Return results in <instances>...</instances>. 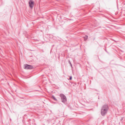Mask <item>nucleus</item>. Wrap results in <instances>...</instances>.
<instances>
[{"mask_svg": "<svg viewBox=\"0 0 125 125\" xmlns=\"http://www.w3.org/2000/svg\"><path fill=\"white\" fill-rule=\"evenodd\" d=\"M108 109V106L104 105L102 107L101 110V113L102 115H104L106 113Z\"/></svg>", "mask_w": 125, "mask_h": 125, "instance_id": "1", "label": "nucleus"}, {"mask_svg": "<svg viewBox=\"0 0 125 125\" xmlns=\"http://www.w3.org/2000/svg\"><path fill=\"white\" fill-rule=\"evenodd\" d=\"M68 62H69V64H70V65L72 67V64L71 63V62H70V60H69V61H68Z\"/></svg>", "mask_w": 125, "mask_h": 125, "instance_id": "7", "label": "nucleus"}, {"mask_svg": "<svg viewBox=\"0 0 125 125\" xmlns=\"http://www.w3.org/2000/svg\"><path fill=\"white\" fill-rule=\"evenodd\" d=\"M33 68L32 66L27 64H25L24 66V69H31Z\"/></svg>", "mask_w": 125, "mask_h": 125, "instance_id": "3", "label": "nucleus"}, {"mask_svg": "<svg viewBox=\"0 0 125 125\" xmlns=\"http://www.w3.org/2000/svg\"><path fill=\"white\" fill-rule=\"evenodd\" d=\"M60 96L61 97L62 101L63 103H65L66 101V98L65 95L63 94H61Z\"/></svg>", "mask_w": 125, "mask_h": 125, "instance_id": "2", "label": "nucleus"}, {"mask_svg": "<svg viewBox=\"0 0 125 125\" xmlns=\"http://www.w3.org/2000/svg\"><path fill=\"white\" fill-rule=\"evenodd\" d=\"M52 97L54 99V100L56 101H57V99H56L54 96H52Z\"/></svg>", "mask_w": 125, "mask_h": 125, "instance_id": "6", "label": "nucleus"}, {"mask_svg": "<svg viewBox=\"0 0 125 125\" xmlns=\"http://www.w3.org/2000/svg\"><path fill=\"white\" fill-rule=\"evenodd\" d=\"M29 4L30 7L31 9L32 8L33 6L34 3L33 1L31 0H29Z\"/></svg>", "mask_w": 125, "mask_h": 125, "instance_id": "4", "label": "nucleus"}, {"mask_svg": "<svg viewBox=\"0 0 125 125\" xmlns=\"http://www.w3.org/2000/svg\"><path fill=\"white\" fill-rule=\"evenodd\" d=\"M72 79V76H70V80H71Z\"/></svg>", "mask_w": 125, "mask_h": 125, "instance_id": "8", "label": "nucleus"}, {"mask_svg": "<svg viewBox=\"0 0 125 125\" xmlns=\"http://www.w3.org/2000/svg\"><path fill=\"white\" fill-rule=\"evenodd\" d=\"M84 39L85 40H86L88 38V36H87L86 35L84 37Z\"/></svg>", "mask_w": 125, "mask_h": 125, "instance_id": "5", "label": "nucleus"}]
</instances>
